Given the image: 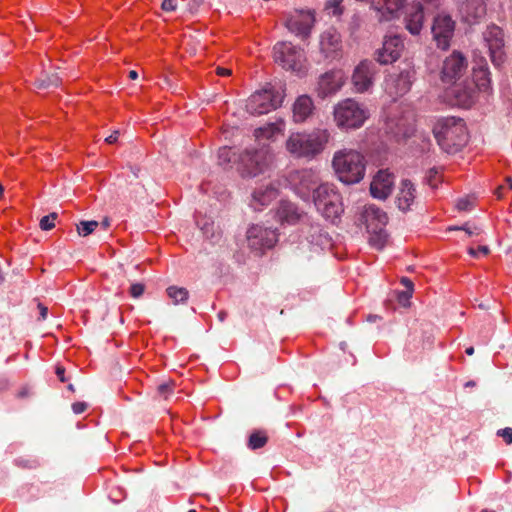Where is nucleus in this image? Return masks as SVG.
Here are the masks:
<instances>
[{
    "label": "nucleus",
    "mask_w": 512,
    "mask_h": 512,
    "mask_svg": "<svg viewBox=\"0 0 512 512\" xmlns=\"http://www.w3.org/2000/svg\"><path fill=\"white\" fill-rule=\"evenodd\" d=\"M277 216L282 223L294 225L301 221L305 222L308 218L306 214L299 211L298 207L288 201H282L277 210Z\"/></svg>",
    "instance_id": "obj_22"
},
{
    "label": "nucleus",
    "mask_w": 512,
    "mask_h": 512,
    "mask_svg": "<svg viewBox=\"0 0 512 512\" xmlns=\"http://www.w3.org/2000/svg\"><path fill=\"white\" fill-rule=\"evenodd\" d=\"M414 79L415 71L412 68L391 73L385 78V91L393 98L403 96L410 91Z\"/></svg>",
    "instance_id": "obj_13"
},
{
    "label": "nucleus",
    "mask_w": 512,
    "mask_h": 512,
    "mask_svg": "<svg viewBox=\"0 0 512 512\" xmlns=\"http://www.w3.org/2000/svg\"><path fill=\"white\" fill-rule=\"evenodd\" d=\"M424 11L420 3L411 7L410 12L405 17L406 29L413 35L420 33L423 25Z\"/></svg>",
    "instance_id": "obj_28"
},
{
    "label": "nucleus",
    "mask_w": 512,
    "mask_h": 512,
    "mask_svg": "<svg viewBox=\"0 0 512 512\" xmlns=\"http://www.w3.org/2000/svg\"><path fill=\"white\" fill-rule=\"evenodd\" d=\"M400 282L406 288V291H410V292L414 291V284L409 278L402 277Z\"/></svg>",
    "instance_id": "obj_52"
},
{
    "label": "nucleus",
    "mask_w": 512,
    "mask_h": 512,
    "mask_svg": "<svg viewBox=\"0 0 512 512\" xmlns=\"http://www.w3.org/2000/svg\"><path fill=\"white\" fill-rule=\"evenodd\" d=\"M473 79L480 90H487L490 86V72L485 59H481L473 67Z\"/></svg>",
    "instance_id": "obj_30"
},
{
    "label": "nucleus",
    "mask_w": 512,
    "mask_h": 512,
    "mask_svg": "<svg viewBox=\"0 0 512 512\" xmlns=\"http://www.w3.org/2000/svg\"><path fill=\"white\" fill-rule=\"evenodd\" d=\"M314 103L308 95L299 96L293 105V120L296 123L305 122L314 111Z\"/></svg>",
    "instance_id": "obj_25"
},
{
    "label": "nucleus",
    "mask_w": 512,
    "mask_h": 512,
    "mask_svg": "<svg viewBox=\"0 0 512 512\" xmlns=\"http://www.w3.org/2000/svg\"><path fill=\"white\" fill-rule=\"evenodd\" d=\"M382 5L377 8L381 13L380 20H391L397 16V13L404 6L406 0H381Z\"/></svg>",
    "instance_id": "obj_31"
},
{
    "label": "nucleus",
    "mask_w": 512,
    "mask_h": 512,
    "mask_svg": "<svg viewBox=\"0 0 512 512\" xmlns=\"http://www.w3.org/2000/svg\"><path fill=\"white\" fill-rule=\"evenodd\" d=\"M235 158V152L232 148L224 146L218 150V162L220 165L225 166L232 162Z\"/></svg>",
    "instance_id": "obj_37"
},
{
    "label": "nucleus",
    "mask_w": 512,
    "mask_h": 512,
    "mask_svg": "<svg viewBox=\"0 0 512 512\" xmlns=\"http://www.w3.org/2000/svg\"><path fill=\"white\" fill-rule=\"evenodd\" d=\"M216 73L219 76L225 77L231 75V70L224 67H217Z\"/></svg>",
    "instance_id": "obj_55"
},
{
    "label": "nucleus",
    "mask_w": 512,
    "mask_h": 512,
    "mask_svg": "<svg viewBox=\"0 0 512 512\" xmlns=\"http://www.w3.org/2000/svg\"><path fill=\"white\" fill-rule=\"evenodd\" d=\"M403 39L399 35L386 36L381 49L375 52L376 61L379 64H391L395 62L403 51Z\"/></svg>",
    "instance_id": "obj_16"
},
{
    "label": "nucleus",
    "mask_w": 512,
    "mask_h": 512,
    "mask_svg": "<svg viewBox=\"0 0 512 512\" xmlns=\"http://www.w3.org/2000/svg\"><path fill=\"white\" fill-rule=\"evenodd\" d=\"M318 212L326 219L335 223L339 220L344 208L342 197L337 187L331 183H321L311 197Z\"/></svg>",
    "instance_id": "obj_4"
},
{
    "label": "nucleus",
    "mask_w": 512,
    "mask_h": 512,
    "mask_svg": "<svg viewBox=\"0 0 512 512\" xmlns=\"http://www.w3.org/2000/svg\"><path fill=\"white\" fill-rule=\"evenodd\" d=\"M314 22L315 16L312 11L301 10L287 19L286 26L290 32L305 39L310 35Z\"/></svg>",
    "instance_id": "obj_17"
},
{
    "label": "nucleus",
    "mask_w": 512,
    "mask_h": 512,
    "mask_svg": "<svg viewBox=\"0 0 512 512\" xmlns=\"http://www.w3.org/2000/svg\"><path fill=\"white\" fill-rule=\"evenodd\" d=\"M343 85V77L340 71H330L323 74L318 81V95L326 98L335 94Z\"/></svg>",
    "instance_id": "obj_21"
},
{
    "label": "nucleus",
    "mask_w": 512,
    "mask_h": 512,
    "mask_svg": "<svg viewBox=\"0 0 512 512\" xmlns=\"http://www.w3.org/2000/svg\"><path fill=\"white\" fill-rule=\"evenodd\" d=\"M452 92L457 97V104H459V105L470 106L471 103L473 102L472 91L471 90H469V91L465 90L463 93H460V90L457 87H455L452 90Z\"/></svg>",
    "instance_id": "obj_38"
},
{
    "label": "nucleus",
    "mask_w": 512,
    "mask_h": 512,
    "mask_svg": "<svg viewBox=\"0 0 512 512\" xmlns=\"http://www.w3.org/2000/svg\"><path fill=\"white\" fill-rule=\"evenodd\" d=\"M37 309L39 311L38 321H44L48 315V308L41 302H38Z\"/></svg>",
    "instance_id": "obj_50"
},
{
    "label": "nucleus",
    "mask_w": 512,
    "mask_h": 512,
    "mask_svg": "<svg viewBox=\"0 0 512 512\" xmlns=\"http://www.w3.org/2000/svg\"><path fill=\"white\" fill-rule=\"evenodd\" d=\"M329 138V131L321 128L309 133H292L286 141V149L295 158L313 159L324 150Z\"/></svg>",
    "instance_id": "obj_1"
},
{
    "label": "nucleus",
    "mask_w": 512,
    "mask_h": 512,
    "mask_svg": "<svg viewBox=\"0 0 512 512\" xmlns=\"http://www.w3.org/2000/svg\"><path fill=\"white\" fill-rule=\"evenodd\" d=\"M138 78V73L135 70H130V80H135Z\"/></svg>",
    "instance_id": "obj_59"
},
{
    "label": "nucleus",
    "mask_w": 512,
    "mask_h": 512,
    "mask_svg": "<svg viewBox=\"0 0 512 512\" xmlns=\"http://www.w3.org/2000/svg\"><path fill=\"white\" fill-rule=\"evenodd\" d=\"M467 68L468 62L466 57L462 53L454 51L443 62L441 71L442 81L445 83H455L466 73Z\"/></svg>",
    "instance_id": "obj_15"
},
{
    "label": "nucleus",
    "mask_w": 512,
    "mask_h": 512,
    "mask_svg": "<svg viewBox=\"0 0 512 512\" xmlns=\"http://www.w3.org/2000/svg\"><path fill=\"white\" fill-rule=\"evenodd\" d=\"M457 209L460 211H467L471 208L472 203L466 198L459 199L457 201Z\"/></svg>",
    "instance_id": "obj_49"
},
{
    "label": "nucleus",
    "mask_w": 512,
    "mask_h": 512,
    "mask_svg": "<svg viewBox=\"0 0 512 512\" xmlns=\"http://www.w3.org/2000/svg\"><path fill=\"white\" fill-rule=\"evenodd\" d=\"M118 268L120 269V274L122 277H125V269L123 264H119Z\"/></svg>",
    "instance_id": "obj_61"
},
{
    "label": "nucleus",
    "mask_w": 512,
    "mask_h": 512,
    "mask_svg": "<svg viewBox=\"0 0 512 512\" xmlns=\"http://www.w3.org/2000/svg\"><path fill=\"white\" fill-rule=\"evenodd\" d=\"M497 435L502 437L507 444H512V428L506 427L504 429H500L498 430Z\"/></svg>",
    "instance_id": "obj_47"
},
{
    "label": "nucleus",
    "mask_w": 512,
    "mask_h": 512,
    "mask_svg": "<svg viewBox=\"0 0 512 512\" xmlns=\"http://www.w3.org/2000/svg\"><path fill=\"white\" fill-rule=\"evenodd\" d=\"M88 405L85 402H76L72 404V410L75 414H81L86 411Z\"/></svg>",
    "instance_id": "obj_51"
},
{
    "label": "nucleus",
    "mask_w": 512,
    "mask_h": 512,
    "mask_svg": "<svg viewBox=\"0 0 512 512\" xmlns=\"http://www.w3.org/2000/svg\"><path fill=\"white\" fill-rule=\"evenodd\" d=\"M441 179V171L434 167L429 169L426 175L427 183L432 187L436 188Z\"/></svg>",
    "instance_id": "obj_41"
},
{
    "label": "nucleus",
    "mask_w": 512,
    "mask_h": 512,
    "mask_svg": "<svg viewBox=\"0 0 512 512\" xmlns=\"http://www.w3.org/2000/svg\"><path fill=\"white\" fill-rule=\"evenodd\" d=\"M285 181L287 186L304 201H309L318 185H321L318 173L311 168L290 171Z\"/></svg>",
    "instance_id": "obj_7"
},
{
    "label": "nucleus",
    "mask_w": 512,
    "mask_h": 512,
    "mask_svg": "<svg viewBox=\"0 0 512 512\" xmlns=\"http://www.w3.org/2000/svg\"><path fill=\"white\" fill-rule=\"evenodd\" d=\"M278 195V190L273 184L257 188L252 194L251 207L254 210H261L269 205Z\"/></svg>",
    "instance_id": "obj_24"
},
{
    "label": "nucleus",
    "mask_w": 512,
    "mask_h": 512,
    "mask_svg": "<svg viewBox=\"0 0 512 512\" xmlns=\"http://www.w3.org/2000/svg\"><path fill=\"white\" fill-rule=\"evenodd\" d=\"M483 39L489 50L491 62L499 68L506 60L502 29L496 25L488 26L483 32Z\"/></svg>",
    "instance_id": "obj_12"
},
{
    "label": "nucleus",
    "mask_w": 512,
    "mask_h": 512,
    "mask_svg": "<svg viewBox=\"0 0 512 512\" xmlns=\"http://www.w3.org/2000/svg\"><path fill=\"white\" fill-rule=\"evenodd\" d=\"M119 131L115 130L111 135L105 138V142L108 144H114L118 140Z\"/></svg>",
    "instance_id": "obj_53"
},
{
    "label": "nucleus",
    "mask_w": 512,
    "mask_h": 512,
    "mask_svg": "<svg viewBox=\"0 0 512 512\" xmlns=\"http://www.w3.org/2000/svg\"><path fill=\"white\" fill-rule=\"evenodd\" d=\"M341 2L342 0H329L326 3L325 9L330 11L333 16H340L343 13Z\"/></svg>",
    "instance_id": "obj_42"
},
{
    "label": "nucleus",
    "mask_w": 512,
    "mask_h": 512,
    "mask_svg": "<svg viewBox=\"0 0 512 512\" xmlns=\"http://www.w3.org/2000/svg\"><path fill=\"white\" fill-rule=\"evenodd\" d=\"M478 251H479V252H481V253H483V254H487V253L489 252V249H488V247H487V246H480V247L478 248Z\"/></svg>",
    "instance_id": "obj_60"
},
{
    "label": "nucleus",
    "mask_w": 512,
    "mask_h": 512,
    "mask_svg": "<svg viewBox=\"0 0 512 512\" xmlns=\"http://www.w3.org/2000/svg\"><path fill=\"white\" fill-rule=\"evenodd\" d=\"M301 232L305 239L313 245L321 248L331 245L329 234L324 231L320 224L312 222L309 217L302 223Z\"/></svg>",
    "instance_id": "obj_20"
},
{
    "label": "nucleus",
    "mask_w": 512,
    "mask_h": 512,
    "mask_svg": "<svg viewBox=\"0 0 512 512\" xmlns=\"http://www.w3.org/2000/svg\"><path fill=\"white\" fill-rule=\"evenodd\" d=\"M394 185V175L387 169L379 170L370 184V193L374 198L384 200L391 193Z\"/></svg>",
    "instance_id": "obj_19"
},
{
    "label": "nucleus",
    "mask_w": 512,
    "mask_h": 512,
    "mask_svg": "<svg viewBox=\"0 0 512 512\" xmlns=\"http://www.w3.org/2000/svg\"><path fill=\"white\" fill-rule=\"evenodd\" d=\"M341 43L340 34L334 28H329L321 35L320 46L321 50L330 54L338 50Z\"/></svg>",
    "instance_id": "obj_29"
},
{
    "label": "nucleus",
    "mask_w": 512,
    "mask_h": 512,
    "mask_svg": "<svg viewBox=\"0 0 512 512\" xmlns=\"http://www.w3.org/2000/svg\"><path fill=\"white\" fill-rule=\"evenodd\" d=\"M285 131V121L277 119L275 122L267 123L254 131L256 140H275L278 136L283 135Z\"/></svg>",
    "instance_id": "obj_26"
},
{
    "label": "nucleus",
    "mask_w": 512,
    "mask_h": 512,
    "mask_svg": "<svg viewBox=\"0 0 512 512\" xmlns=\"http://www.w3.org/2000/svg\"><path fill=\"white\" fill-rule=\"evenodd\" d=\"M413 295V292L410 291H400L397 293V300L399 304L403 307H409L410 306V299Z\"/></svg>",
    "instance_id": "obj_43"
},
{
    "label": "nucleus",
    "mask_w": 512,
    "mask_h": 512,
    "mask_svg": "<svg viewBox=\"0 0 512 512\" xmlns=\"http://www.w3.org/2000/svg\"><path fill=\"white\" fill-rule=\"evenodd\" d=\"M168 297L174 304H182L188 300L189 292L184 287L169 286L166 289Z\"/></svg>",
    "instance_id": "obj_33"
},
{
    "label": "nucleus",
    "mask_w": 512,
    "mask_h": 512,
    "mask_svg": "<svg viewBox=\"0 0 512 512\" xmlns=\"http://www.w3.org/2000/svg\"><path fill=\"white\" fill-rule=\"evenodd\" d=\"M268 442L267 433L263 430H254L248 438V448L257 450L264 447Z\"/></svg>",
    "instance_id": "obj_32"
},
{
    "label": "nucleus",
    "mask_w": 512,
    "mask_h": 512,
    "mask_svg": "<svg viewBox=\"0 0 512 512\" xmlns=\"http://www.w3.org/2000/svg\"><path fill=\"white\" fill-rule=\"evenodd\" d=\"M509 189H512V178L511 177H506L505 179Z\"/></svg>",
    "instance_id": "obj_62"
},
{
    "label": "nucleus",
    "mask_w": 512,
    "mask_h": 512,
    "mask_svg": "<svg viewBox=\"0 0 512 512\" xmlns=\"http://www.w3.org/2000/svg\"><path fill=\"white\" fill-rule=\"evenodd\" d=\"M196 224L206 238L214 239L216 237L214 222L211 219L197 216Z\"/></svg>",
    "instance_id": "obj_34"
},
{
    "label": "nucleus",
    "mask_w": 512,
    "mask_h": 512,
    "mask_svg": "<svg viewBox=\"0 0 512 512\" xmlns=\"http://www.w3.org/2000/svg\"><path fill=\"white\" fill-rule=\"evenodd\" d=\"M97 227H99V222L95 220L91 221H80L76 225V230L79 236L81 237H87L90 234H92Z\"/></svg>",
    "instance_id": "obj_35"
},
{
    "label": "nucleus",
    "mask_w": 512,
    "mask_h": 512,
    "mask_svg": "<svg viewBox=\"0 0 512 512\" xmlns=\"http://www.w3.org/2000/svg\"><path fill=\"white\" fill-rule=\"evenodd\" d=\"M174 383L172 381L161 383L158 386V393L167 398L173 392Z\"/></svg>",
    "instance_id": "obj_44"
},
{
    "label": "nucleus",
    "mask_w": 512,
    "mask_h": 512,
    "mask_svg": "<svg viewBox=\"0 0 512 512\" xmlns=\"http://www.w3.org/2000/svg\"><path fill=\"white\" fill-rule=\"evenodd\" d=\"M333 168L339 180L345 184L360 182L365 175V158L355 150H340L334 154Z\"/></svg>",
    "instance_id": "obj_3"
},
{
    "label": "nucleus",
    "mask_w": 512,
    "mask_h": 512,
    "mask_svg": "<svg viewBox=\"0 0 512 512\" xmlns=\"http://www.w3.org/2000/svg\"><path fill=\"white\" fill-rule=\"evenodd\" d=\"M433 132L440 147L449 154L458 152L468 140L465 122L461 118H444L437 123Z\"/></svg>",
    "instance_id": "obj_2"
},
{
    "label": "nucleus",
    "mask_w": 512,
    "mask_h": 512,
    "mask_svg": "<svg viewBox=\"0 0 512 512\" xmlns=\"http://www.w3.org/2000/svg\"><path fill=\"white\" fill-rule=\"evenodd\" d=\"M100 225L102 226V228L104 230H106L110 225L109 219L108 218L103 219V221L101 223H99V226Z\"/></svg>",
    "instance_id": "obj_57"
},
{
    "label": "nucleus",
    "mask_w": 512,
    "mask_h": 512,
    "mask_svg": "<svg viewBox=\"0 0 512 512\" xmlns=\"http://www.w3.org/2000/svg\"><path fill=\"white\" fill-rule=\"evenodd\" d=\"M177 7L176 0H163L161 8L166 12L175 11Z\"/></svg>",
    "instance_id": "obj_48"
},
{
    "label": "nucleus",
    "mask_w": 512,
    "mask_h": 512,
    "mask_svg": "<svg viewBox=\"0 0 512 512\" xmlns=\"http://www.w3.org/2000/svg\"><path fill=\"white\" fill-rule=\"evenodd\" d=\"M334 120L340 129H358L368 118V110L357 101L347 98L334 107Z\"/></svg>",
    "instance_id": "obj_5"
},
{
    "label": "nucleus",
    "mask_w": 512,
    "mask_h": 512,
    "mask_svg": "<svg viewBox=\"0 0 512 512\" xmlns=\"http://www.w3.org/2000/svg\"><path fill=\"white\" fill-rule=\"evenodd\" d=\"M283 95L272 88L252 94L246 103L247 111L252 115H262L281 106Z\"/></svg>",
    "instance_id": "obj_9"
},
{
    "label": "nucleus",
    "mask_w": 512,
    "mask_h": 512,
    "mask_svg": "<svg viewBox=\"0 0 512 512\" xmlns=\"http://www.w3.org/2000/svg\"><path fill=\"white\" fill-rule=\"evenodd\" d=\"M61 84V78L57 73L46 75L37 81L36 85L40 89H46L49 87H58Z\"/></svg>",
    "instance_id": "obj_36"
},
{
    "label": "nucleus",
    "mask_w": 512,
    "mask_h": 512,
    "mask_svg": "<svg viewBox=\"0 0 512 512\" xmlns=\"http://www.w3.org/2000/svg\"><path fill=\"white\" fill-rule=\"evenodd\" d=\"M57 217L58 215L55 212L43 216L39 223L40 228L45 231L51 230L55 226V220L57 219Z\"/></svg>",
    "instance_id": "obj_39"
},
{
    "label": "nucleus",
    "mask_w": 512,
    "mask_h": 512,
    "mask_svg": "<svg viewBox=\"0 0 512 512\" xmlns=\"http://www.w3.org/2000/svg\"><path fill=\"white\" fill-rule=\"evenodd\" d=\"M466 354L467 355H473L474 353V348L473 347H468L466 350H465Z\"/></svg>",
    "instance_id": "obj_63"
},
{
    "label": "nucleus",
    "mask_w": 512,
    "mask_h": 512,
    "mask_svg": "<svg viewBox=\"0 0 512 512\" xmlns=\"http://www.w3.org/2000/svg\"><path fill=\"white\" fill-rule=\"evenodd\" d=\"M378 67L372 60H362L354 69L352 84L356 92L364 93L372 88Z\"/></svg>",
    "instance_id": "obj_14"
},
{
    "label": "nucleus",
    "mask_w": 512,
    "mask_h": 512,
    "mask_svg": "<svg viewBox=\"0 0 512 512\" xmlns=\"http://www.w3.org/2000/svg\"><path fill=\"white\" fill-rule=\"evenodd\" d=\"M503 190H504V186H499L497 189H496V194L498 196V198H501L503 196Z\"/></svg>",
    "instance_id": "obj_58"
},
{
    "label": "nucleus",
    "mask_w": 512,
    "mask_h": 512,
    "mask_svg": "<svg viewBox=\"0 0 512 512\" xmlns=\"http://www.w3.org/2000/svg\"><path fill=\"white\" fill-rule=\"evenodd\" d=\"M110 498L113 502L118 503L125 498V493L121 488L115 487L110 491Z\"/></svg>",
    "instance_id": "obj_46"
},
{
    "label": "nucleus",
    "mask_w": 512,
    "mask_h": 512,
    "mask_svg": "<svg viewBox=\"0 0 512 512\" xmlns=\"http://www.w3.org/2000/svg\"><path fill=\"white\" fill-rule=\"evenodd\" d=\"M397 130L394 131L396 136H400L403 138H408L412 135L414 131V126L412 123L402 124L396 123Z\"/></svg>",
    "instance_id": "obj_40"
},
{
    "label": "nucleus",
    "mask_w": 512,
    "mask_h": 512,
    "mask_svg": "<svg viewBox=\"0 0 512 512\" xmlns=\"http://www.w3.org/2000/svg\"><path fill=\"white\" fill-rule=\"evenodd\" d=\"M362 218L370 235V244L376 249H382L388 238L385 230L388 223L387 214L375 205H368L365 207Z\"/></svg>",
    "instance_id": "obj_6"
},
{
    "label": "nucleus",
    "mask_w": 512,
    "mask_h": 512,
    "mask_svg": "<svg viewBox=\"0 0 512 512\" xmlns=\"http://www.w3.org/2000/svg\"><path fill=\"white\" fill-rule=\"evenodd\" d=\"M416 198V188L410 180L401 181L400 191L397 196L398 208L407 211L414 203Z\"/></svg>",
    "instance_id": "obj_27"
},
{
    "label": "nucleus",
    "mask_w": 512,
    "mask_h": 512,
    "mask_svg": "<svg viewBox=\"0 0 512 512\" xmlns=\"http://www.w3.org/2000/svg\"><path fill=\"white\" fill-rule=\"evenodd\" d=\"M271 161L268 147L247 148L238 156V170L243 176H257Z\"/></svg>",
    "instance_id": "obj_8"
},
{
    "label": "nucleus",
    "mask_w": 512,
    "mask_h": 512,
    "mask_svg": "<svg viewBox=\"0 0 512 512\" xmlns=\"http://www.w3.org/2000/svg\"><path fill=\"white\" fill-rule=\"evenodd\" d=\"M454 21L448 15H438L434 19L432 33L437 46L441 49H447L454 33Z\"/></svg>",
    "instance_id": "obj_18"
},
{
    "label": "nucleus",
    "mask_w": 512,
    "mask_h": 512,
    "mask_svg": "<svg viewBox=\"0 0 512 512\" xmlns=\"http://www.w3.org/2000/svg\"><path fill=\"white\" fill-rule=\"evenodd\" d=\"M461 229H462V230H464V231H466L469 235H472V234H473V232L471 231V229H470V228H468V227H462Z\"/></svg>",
    "instance_id": "obj_64"
},
{
    "label": "nucleus",
    "mask_w": 512,
    "mask_h": 512,
    "mask_svg": "<svg viewBox=\"0 0 512 512\" xmlns=\"http://www.w3.org/2000/svg\"><path fill=\"white\" fill-rule=\"evenodd\" d=\"M248 247L257 252L263 253L271 249L278 241L276 229L268 228L259 224L251 225L246 233Z\"/></svg>",
    "instance_id": "obj_11"
},
{
    "label": "nucleus",
    "mask_w": 512,
    "mask_h": 512,
    "mask_svg": "<svg viewBox=\"0 0 512 512\" xmlns=\"http://www.w3.org/2000/svg\"><path fill=\"white\" fill-rule=\"evenodd\" d=\"M274 59L276 63L281 65L286 70H291L298 74L303 71V51L294 46L292 43H277L274 46Z\"/></svg>",
    "instance_id": "obj_10"
},
{
    "label": "nucleus",
    "mask_w": 512,
    "mask_h": 512,
    "mask_svg": "<svg viewBox=\"0 0 512 512\" xmlns=\"http://www.w3.org/2000/svg\"><path fill=\"white\" fill-rule=\"evenodd\" d=\"M145 291V285L143 283H134L130 285V296L134 298L140 297Z\"/></svg>",
    "instance_id": "obj_45"
},
{
    "label": "nucleus",
    "mask_w": 512,
    "mask_h": 512,
    "mask_svg": "<svg viewBox=\"0 0 512 512\" xmlns=\"http://www.w3.org/2000/svg\"><path fill=\"white\" fill-rule=\"evenodd\" d=\"M217 316H218V319H219V321H220V322H224V321H225V319L227 318L228 314H227V312H226V311L221 310V311L218 313V315H217Z\"/></svg>",
    "instance_id": "obj_56"
},
{
    "label": "nucleus",
    "mask_w": 512,
    "mask_h": 512,
    "mask_svg": "<svg viewBox=\"0 0 512 512\" xmlns=\"http://www.w3.org/2000/svg\"><path fill=\"white\" fill-rule=\"evenodd\" d=\"M460 11L467 22H477L486 14V0H464Z\"/></svg>",
    "instance_id": "obj_23"
},
{
    "label": "nucleus",
    "mask_w": 512,
    "mask_h": 512,
    "mask_svg": "<svg viewBox=\"0 0 512 512\" xmlns=\"http://www.w3.org/2000/svg\"><path fill=\"white\" fill-rule=\"evenodd\" d=\"M55 373H56V375L58 376V378H59V380L61 382H65L66 381V378H65V368L63 366H57Z\"/></svg>",
    "instance_id": "obj_54"
}]
</instances>
